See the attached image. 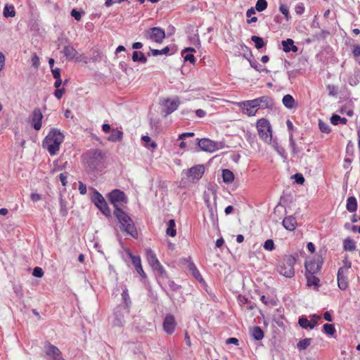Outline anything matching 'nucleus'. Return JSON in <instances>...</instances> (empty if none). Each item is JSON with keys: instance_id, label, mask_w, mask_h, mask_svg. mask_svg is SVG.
Returning a JSON list of instances; mask_svg holds the SVG:
<instances>
[{"instance_id": "obj_1", "label": "nucleus", "mask_w": 360, "mask_h": 360, "mask_svg": "<svg viewBox=\"0 0 360 360\" xmlns=\"http://www.w3.org/2000/svg\"><path fill=\"white\" fill-rule=\"evenodd\" d=\"M108 198L115 207L114 214L120 223L122 229L133 238H136L138 232L132 219L120 208V206L127 202L124 193L115 189L108 194Z\"/></svg>"}, {"instance_id": "obj_2", "label": "nucleus", "mask_w": 360, "mask_h": 360, "mask_svg": "<svg viewBox=\"0 0 360 360\" xmlns=\"http://www.w3.org/2000/svg\"><path fill=\"white\" fill-rule=\"evenodd\" d=\"M64 141L63 134L56 128H52L43 141L42 146L51 155L58 153L60 146Z\"/></svg>"}, {"instance_id": "obj_3", "label": "nucleus", "mask_w": 360, "mask_h": 360, "mask_svg": "<svg viewBox=\"0 0 360 360\" xmlns=\"http://www.w3.org/2000/svg\"><path fill=\"white\" fill-rule=\"evenodd\" d=\"M85 160L89 171L93 172L101 169L104 155L100 150H91L85 155Z\"/></svg>"}, {"instance_id": "obj_4", "label": "nucleus", "mask_w": 360, "mask_h": 360, "mask_svg": "<svg viewBox=\"0 0 360 360\" xmlns=\"http://www.w3.org/2000/svg\"><path fill=\"white\" fill-rule=\"evenodd\" d=\"M296 258L292 255H285L277 266L279 274L286 278H292L295 276L294 265Z\"/></svg>"}, {"instance_id": "obj_5", "label": "nucleus", "mask_w": 360, "mask_h": 360, "mask_svg": "<svg viewBox=\"0 0 360 360\" xmlns=\"http://www.w3.org/2000/svg\"><path fill=\"white\" fill-rule=\"evenodd\" d=\"M257 129L259 136L267 143H271L272 131L271 127L268 120L265 118L259 119L257 122Z\"/></svg>"}, {"instance_id": "obj_6", "label": "nucleus", "mask_w": 360, "mask_h": 360, "mask_svg": "<svg viewBox=\"0 0 360 360\" xmlns=\"http://www.w3.org/2000/svg\"><path fill=\"white\" fill-rule=\"evenodd\" d=\"M91 201L104 215L106 217L110 216L111 212L105 200L103 195L95 189L93 191Z\"/></svg>"}, {"instance_id": "obj_7", "label": "nucleus", "mask_w": 360, "mask_h": 360, "mask_svg": "<svg viewBox=\"0 0 360 360\" xmlns=\"http://www.w3.org/2000/svg\"><path fill=\"white\" fill-rule=\"evenodd\" d=\"M197 143L202 150L209 153H213L224 148L222 142H216L209 139H197Z\"/></svg>"}, {"instance_id": "obj_8", "label": "nucleus", "mask_w": 360, "mask_h": 360, "mask_svg": "<svg viewBox=\"0 0 360 360\" xmlns=\"http://www.w3.org/2000/svg\"><path fill=\"white\" fill-rule=\"evenodd\" d=\"M146 257L149 264L154 270L157 271L161 276L166 274L163 266L160 264L155 252L151 249L146 250Z\"/></svg>"}, {"instance_id": "obj_9", "label": "nucleus", "mask_w": 360, "mask_h": 360, "mask_svg": "<svg viewBox=\"0 0 360 360\" xmlns=\"http://www.w3.org/2000/svg\"><path fill=\"white\" fill-rule=\"evenodd\" d=\"M350 267L351 263H348L338 269L337 275L338 284L341 290H345L348 286L347 273Z\"/></svg>"}, {"instance_id": "obj_10", "label": "nucleus", "mask_w": 360, "mask_h": 360, "mask_svg": "<svg viewBox=\"0 0 360 360\" xmlns=\"http://www.w3.org/2000/svg\"><path fill=\"white\" fill-rule=\"evenodd\" d=\"M179 101L178 98L171 100L169 98L165 99L162 102V115L167 117L175 111L179 105Z\"/></svg>"}, {"instance_id": "obj_11", "label": "nucleus", "mask_w": 360, "mask_h": 360, "mask_svg": "<svg viewBox=\"0 0 360 360\" xmlns=\"http://www.w3.org/2000/svg\"><path fill=\"white\" fill-rule=\"evenodd\" d=\"M45 353L50 360H63L59 349L50 343L45 346Z\"/></svg>"}, {"instance_id": "obj_12", "label": "nucleus", "mask_w": 360, "mask_h": 360, "mask_svg": "<svg viewBox=\"0 0 360 360\" xmlns=\"http://www.w3.org/2000/svg\"><path fill=\"white\" fill-rule=\"evenodd\" d=\"M147 34L151 40L157 43H161L163 39L165 37V30L160 27H157L151 28L148 32Z\"/></svg>"}, {"instance_id": "obj_13", "label": "nucleus", "mask_w": 360, "mask_h": 360, "mask_svg": "<svg viewBox=\"0 0 360 360\" xmlns=\"http://www.w3.org/2000/svg\"><path fill=\"white\" fill-rule=\"evenodd\" d=\"M30 119L33 128L35 130H39L41 127V121L43 119V115L39 108H34L32 111Z\"/></svg>"}, {"instance_id": "obj_14", "label": "nucleus", "mask_w": 360, "mask_h": 360, "mask_svg": "<svg viewBox=\"0 0 360 360\" xmlns=\"http://www.w3.org/2000/svg\"><path fill=\"white\" fill-rule=\"evenodd\" d=\"M305 274H317L321 269L322 262L318 260L306 261L305 264Z\"/></svg>"}, {"instance_id": "obj_15", "label": "nucleus", "mask_w": 360, "mask_h": 360, "mask_svg": "<svg viewBox=\"0 0 360 360\" xmlns=\"http://www.w3.org/2000/svg\"><path fill=\"white\" fill-rule=\"evenodd\" d=\"M127 253H128L129 257L131 259L132 264L134 266V268H135L136 271H137V273L142 278H146V274H145V272L142 268L141 257L139 256L133 255L132 253L130 252L129 251Z\"/></svg>"}, {"instance_id": "obj_16", "label": "nucleus", "mask_w": 360, "mask_h": 360, "mask_svg": "<svg viewBox=\"0 0 360 360\" xmlns=\"http://www.w3.org/2000/svg\"><path fill=\"white\" fill-rule=\"evenodd\" d=\"M205 172V168L203 165H196L191 167L188 171V176L192 177L193 179H200Z\"/></svg>"}, {"instance_id": "obj_17", "label": "nucleus", "mask_w": 360, "mask_h": 360, "mask_svg": "<svg viewBox=\"0 0 360 360\" xmlns=\"http://www.w3.org/2000/svg\"><path fill=\"white\" fill-rule=\"evenodd\" d=\"M176 325L174 316H165L163 322V328L167 333L172 334L175 330Z\"/></svg>"}, {"instance_id": "obj_18", "label": "nucleus", "mask_w": 360, "mask_h": 360, "mask_svg": "<svg viewBox=\"0 0 360 360\" xmlns=\"http://www.w3.org/2000/svg\"><path fill=\"white\" fill-rule=\"evenodd\" d=\"M259 108L266 109L272 108L274 107L273 99L268 96H263L258 98Z\"/></svg>"}, {"instance_id": "obj_19", "label": "nucleus", "mask_w": 360, "mask_h": 360, "mask_svg": "<svg viewBox=\"0 0 360 360\" xmlns=\"http://www.w3.org/2000/svg\"><path fill=\"white\" fill-rule=\"evenodd\" d=\"M259 300L265 306L268 307L276 306L277 304V300L275 296L262 295L259 296Z\"/></svg>"}, {"instance_id": "obj_20", "label": "nucleus", "mask_w": 360, "mask_h": 360, "mask_svg": "<svg viewBox=\"0 0 360 360\" xmlns=\"http://www.w3.org/2000/svg\"><path fill=\"white\" fill-rule=\"evenodd\" d=\"M283 226L288 231H293L297 226L296 219L292 216H288L283 220Z\"/></svg>"}, {"instance_id": "obj_21", "label": "nucleus", "mask_w": 360, "mask_h": 360, "mask_svg": "<svg viewBox=\"0 0 360 360\" xmlns=\"http://www.w3.org/2000/svg\"><path fill=\"white\" fill-rule=\"evenodd\" d=\"M307 278V285L309 287H314V289L318 290L319 287V278L316 276V274H305Z\"/></svg>"}, {"instance_id": "obj_22", "label": "nucleus", "mask_w": 360, "mask_h": 360, "mask_svg": "<svg viewBox=\"0 0 360 360\" xmlns=\"http://www.w3.org/2000/svg\"><path fill=\"white\" fill-rule=\"evenodd\" d=\"M282 45L283 51L286 53L290 51L295 53L298 50V48L294 45V41L291 39L282 41Z\"/></svg>"}, {"instance_id": "obj_23", "label": "nucleus", "mask_w": 360, "mask_h": 360, "mask_svg": "<svg viewBox=\"0 0 360 360\" xmlns=\"http://www.w3.org/2000/svg\"><path fill=\"white\" fill-rule=\"evenodd\" d=\"M62 52L66 58L69 60L73 59L77 54V51L71 46H64Z\"/></svg>"}, {"instance_id": "obj_24", "label": "nucleus", "mask_w": 360, "mask_h": 360, "mask_svg": "<svg viewBox=\"0 0 360 360\" xmlns=\"http://www.w3.org/2000/svg\"><path fill=\"white\" fill-rule=\"evenodd\" d=\"M123 132L118 129H112V134L108 136V140L111 142H117L122 139Z\"/></svg>"}, {"instance_id": "obj_25", "label": "nucleus", "mask_w": 360, "mask_h": 360, "mask_svg": "<svg viewBox=\"0 0 360 360\" xmlns=\"http://www.w3.org/2000/svg\"><path fill=\"white\" fill-rule=\"evenodd\" d=\"M240 107L243 112L249 116L255 115L257 112V109L252 108V105L247 101L242 103Z\"/></svg>"}, {"instance_id": "obj_26", "label": "nucleus", "mask_w": 360, "mask_h": 360, "mask_svg": "<svg viewBox=\"0 0 360 360\" xmlns=\"http://www.w3.org/2000/svg\"><path fill=\"white\" fill-rule=\"evenodd\" d=\"M282 102L284 106L288 109L293 108L295 103L294 98L290 94L285 95L283 98Z\"/></svg>"}, {"instance_id": "obj_27", "label": "nucleus", "mask_w": 360, "mask_h": 360, "mask_svg": "<svg viewBox=\"0 0 360 360\" xmlns=\"http://www.w3.org/2000/svg\"><path fill=\"white\" fill-rule=\"evenodd\" d=\"M222 179L224 182L230 184L234 180V174L231 170L224 169L222 170Z\"/></svg>"}, {"instance_id": "obj_28", "label": "nucleus", "mask_w": 360, "mask_h": 360, "mask_svg": "<svg viewBox=\"0 0 360 360\" xmlns=\"http://www.w3.org/2000/svg\"><path fill=\"white\" fill-rule=\"evenodd\" d=\"M346 207L347 210L350 212H353L356 210L357 202L354 197L351 196L347 198Z\"/></svg>"}, {"instance_id": "obj_29", "label": "nucleus", "mask_w": 360, "mask_h": 360, "mask_svg": "<svg viewBox=\"0 0 360 360\" xmlns=\"http://www.w3.org/2000/svg\"><path fill=\"white\" fill-rule=\"evenodd\" d=\"M132 60L134 62H140L146 63L147 62V58L141 51H134L132 53Z\"/></svg>"}, {"instance_id": "obj_30", "label": "nucleus", "mask_w": 360, "mask_h": 360, "mask_svg": "<svg viewBox=\"0 0 360 360\" xmlns=\"http://www.w3.org/2000/svg\"><path fill=\"white\" fill-rule=\"evenodd\" d=\"M251 334L256 340H261L264 338V332L259 326H255L251 330Z\"/></svg>"}, {"instance_id": "obj_31", "label": "nucleus", "mask_w": 360, "mask_h": 360, "mask_svg": "<svg viewBox=\"0 0 360 360\" xmlns=\"http://www.w3.org/2000/svg\"><path fill=\"white\" fill-rule=\"evenodd\" d=\"M330 122L334 125L338 124H345L347 122V120L345 117H341L338 115L333 114L330 117Z\"/></svg>"}, {"instance_id": "obj_32", "label": "nucleus", "mask_w": 360, "mask_h": 360, "mask_svg": "<svg viewBox=\"0 0 360 360\" xmlns=\"http://www.w3.org/2000/svg\"><path fill=\"white\" fill-rule=\"evenodd\" d=\"M360 81V70H355L354 75L349 78V84L352 86H355L359 84Z\"/></svg>"}, {"instance_id": "obj_33", "label": "nucleus", "mask_w": 360, "mask_h": 360, "mask_svg": "<svg viewBox=\"0 0 360 360\" xmlns=\"http://www.w3.org/2000/svg\"><path fill=\"white\" fill-rule=\"evenodd\" d=\"M4 16L6 18L14 17L15 15V11L13 5L6 4L3 11Z\"/></svg>"}, {"instance_id": "obj_34", "label": "nucleus", "mask_w": 360, "mask_h": 360, "mask_svg": "<svg viewBox=\"0 0 360 360\" xmlns=\"http://www.w3.org/2000/svg\"><path fill=\"white\" fill-rule=\"evenodd\" d=\"M174 227H175L174 220V219L169 220L168 227L166 230V233L171 237L175 236L176 231V229H174Z\"/></svg>"}, {"instance_id": "obj_35", "label": "nucleus", "mask_w": 360, "mask_h": 360, "mask_svg": "<svg viewBox=\"0 0 360 360\" xmlns=\"http://www.w3.org/2000/svg\"><path fill=\"white\" fill-rule=\"evenodd\" d=\"M273 148L275 149V150L283 158H286V153L285 149L281 146L277 141H271V143H270Z\"/></svg>"}, {"instance_id": "obj_36", "label": "nucleus", "mask_w": 360, "mask_h": 360, "mask_svg": "<svg viewBox=\"0 0 360 360\" xmlns=\"http://www.w3.org/2000/svg\"><path fill=\"white\" fill-rule=\"evenodd\" d=\"M311 338H305L299 341L297 345V348L300 350H304L307 349L311 344Z\"/></svg>"}, {"instance_id": "obj_37", "label": "nucleus", "mask_w": 360, "mask_h": 360, "mask_svg": "<svg viewBox=\"0 0 360 360\" xmlns=\"http://www.w3.org/2000/svg\"><path fill=\"white\" fill-rule=\"evenodd\" d=\"M251 40L255 43L256 49H260L264 46V40L262 37L258 36H252Z\"/></svg>"}, {"instance_id": "obj_38", "label": "nucleus", "mask_w": 360, "mask_h": 360, "mask_svg": "<svg viewBox=\"0 0 360 360\" xmlns=\"http://www.w3.org/2000/svg\"><path fill=\"white\" fill-rule=\"evenodd\" d=\"M298 322L300 326L304 328H309L310 329H312L314 327V323H311V321L303 317L300 318Z\"/></svg>"}, {"instance_id": "obj_39", "label": "nucleus", "mask_w": 360, "mask_h": 360, "mask_svg": "<svg viewBox=\"0 0 360 360\" xmlns=\"http://www.w3.org/2000/svg\"><path fill=\"white\" fill-rule=\"evenodd\" d=\"M355 243L352 239L347 238L344 240V248L345 250L353 251L355 250Z\"/></svg>"}, {"instance_id": "obj_40", "label": "nucleus", "mask_w": 360, "mask_h": 360, "mask_svg": "<svg viewBox=\"0 0 360 360\" xmlns=\"http://www.w3.org/2000/svg\"><path fill=\"white\" fill-rule=\"evenodd\" d=\"M169 51V48L168 46H166L165 48L158 50V49H150V53H148V56H150L152 54L154 56H158V55H163L167 54Z\"/></svg>"}, {"instance_id": "obj_41", "label": "nucleus", "mask_w": 360, "mask_h": 360, "mask_svg": "<svg viewBox=\"0 0 360 360\" xmlns=\"http://www.w3.org/2000/svg\"><path fill=\"white\" fill-rule=\"evenodd\" d=\"M319 129L323 133L329 134L331 131L330 125L328 123L324 122L323 121H322L321 120H319Z\"/></svg>"}, {"instance_id": "obj_42", "label": "nucleus", "mask_w": 360, "mask_h": 360, "mask_svg": "<svg viewBox=\"0 0 360 360\" xmlns=\"http://www.w3.org/2000/svg\"><path fill=\"white\" fill-rule=\"evenodd\" d=\"M267 5L268 4L266 0H257L255 9L259 12H262L266 8Z\"/></svg>"}, {"instance_id": "obj_43", "label": "nucleus", "mask_w": 360, "mask_h": 360, "mask_svg": "<svg viewBox=\"0 0 360 360\" xmlns=\"http://www.w3.org/2000/svg\"><path fill=\"white\" fill-rule=\"evenodd\" d=\"M60 213L63 217L68 214L67 202L62 198L60 199Z\"/></svg>"}, {"instance_id": "obj_44", "label": "nucleus", "mask_w": 360, "mask_h": 360, "mask_svg": "<svg viewBox=\"0 0 360 360\" xmlns=\"http://www.w3.org/2000/svg\"><path fill=\"white\" fill-rule=\"evenodd\" d=\"M122 297L125 307L127 308L131 304L130 297L127 289H124L122 293Z\"/></svg>"}, {"instance_id": "obj_45", "label": "nucleus", "mask_w": 360, "mask_h": 360, "mask_svg": "<svg viewBox=\"0 0 360 360\" xmlns=\"http://www.w3.org/2000/svg\"><path fill=\"white\" fill-rule=\"evenodd\" d=\"M324 333L327 335H333L335 333V326L333 324L326 323L323 325Z\"/></svg>"}, {"instance_id": "obj_46", "label": "nucleus", "mask_w": 360, "mask_h": 360, "mask_svg": "<svg viewBox=\"0 0 360 360\" xmlns=\"http://www.w3.org/2000/svg\"><path fill=\"white\" fill-rule=\"evenodd\" d=\"M141 139L145 142L146 147H150L152 148H157V144L154 141H151L150 138L148 136H142Z\"/></svg>"}, {"instance_id": "obj_47", "label": "nucleus", "mask_w": 360, "mask_h": 360, "mask_svg": "<svg viewBox=\"0 0 360 360\" xmlns=\"http://www.w3.org/2000/svg\"><path fill=\"white\" fill-rule=\"evenodd\" d=\"M189 269L192 271L193 276L198 280H202L201 275L193 264L189 265Z\"/></svg>"}, {"instance_id": "obj_48", "label": "nucleus", "mask_w": 360, "mask_h": 360, "mask_svg": "<svg viewBox=\"0 0 360 360\" xmlns=\"http://www.w3.org/2000/svg\"><path fill=\"white\" fill-rule=\"evenodd\" d=\"M354 145L352 141H349L346 147V154L349 156L354 155Z\"/></svg>"}, {"instance_id": "obj_49", "label": "nucleus", "mask_w": 360, "mask_h": 360, "mask_svg": "<svg viewBox=\"0 0 360 360\" xmlns=\"http://www.w3.org/2000/svg\"><path fill=\"white\" fill-rule=\"evenodd\" d=\"M264 248L269 251H272L275 249V245L274 240L271 239H268L264 242Z\"/></svg>"}, {"instance_id": "obj_50", "label": "nucleus", "mask_w": 360, "mask_h": 360, "mask_svg": "<svg viewBox=\"0 0 360 360\" xmlns=\"http://www.w3.org/2000/svg\"><path fill=\"white\" fill-rule=\"evenodd\" d=\"M327 90L330 96H335L338 94V87L333 84L327 85Z\"/></svg>"}, {"instance_id": "obj_51", "label": "nucleus", "mask_w": 360, "mask_h": 360, "mask_svg": "<svg viewBox=\"0 0 360 360\" xmlns=\"http://www.w3.org/2000/svg\"><path fill=\"white\" fill-rule=\"evenodd\" d=\"M279 11L285 15L287 20L290 18V13L287 6L281 4L279 6Z\"/></svg>"}, {"instance_id": "obj_52", "label": "nucleus", "mask_w": 360, "mask_h": 360, "mask_svg": "<svg viewBox=\"0 0 360 360\" xmlns=\"http://www.w3.org/2000/svg\"><path fill=\"white\" fill-rule=\"evenodd\" d=\"M168 285L169 287L170 288V289L173 291H175V292H178L181 289V285L176 284L174 281H170L169 280L168 281Z\"/></svg>"}, {"instance_id": "obj_53", "label": "nucleus", "mask_w": 360, "mask_h": 360, "mask_svg": "<svg viewBox=\"0 0 360 360\" xmlns=\"http://www.w3.org/2000/svg\"><path fill=\"white\" fill-rule=\"evenodd\" d=\"M32 274L37 278H41L44 275V272L41 268L37 266L33 269Z\"/></svg>"}, {"instance_id": "obj_54", "label": "nucleus", "mask_w": 360, "mask_h": 360, "mask_svg": "<svg viewBox=\"0 0 360 360\" xmlns=\"http://www.w3.org/2000/svg\"><path fill=\"white\" fill-rule=\"evenodd\" d=\"M295 13L297 15H302L304 11V6L302 3H298L295 8Z\"/></svg>"}, {"instance_id": "obj_55", "label": "nucleus", "mask_w": 360, "mask_h": 360, "mask_svg": "<svg viewBox=\"0 0 360 360\" xmlns=\"http://www.w3.org/2000/svg\"><path fill=\"white\" fill-rule=\"evenodd\" d=\"M293 177L295 179V182L299 184H302L304 181V178L302 174H299V173L295 174L293 176Z\"/></svg>"}, {"instance_id": "obj_56", "label": "nucleus", "mask_w": 360, "mask_h": 360, "mask_svg": "<svg viewBox=\"0 0 360 360\" xmlns=\"http://www.w3.org/2000/svg\"><path fill=\"white\" fill-rule=\"evenodd\" d=\"M32 60V65L35 68H38L39 66V57L36 54H34L32 56V60Z\"/></svg>"}, {"instance_id": "obj_57", "label": "nucleus", "mask_w": 360, "mask_h": 360, "mask_svg": "<svg viewBox=\"0 0 360 360\" xmlns=\"http://www.w3.org/2000/svg\"><path fill=\"white\" fill-rule=\"evenodd\" d=\"M51 70V72H52V75H53V77L54 79H59L60 78V68H52Z\"/></svg>"}, {"instance_id": "obj_58", "label": "nucleus", "mask_w": 360, "mask_h": 360, "mask_svg": "<svg viewBox=\"0 0 360 360\" xmlns=\"http://www.w3.org/2000/svg\"><path fill=\"white\" fill-rule=\"evenodd\" d=\"M79 188V193L82 195H84L86 193V186L83 182L79 181V188Z\"/></svg>"}, {"instance_id": "obj_59", "label": "nucleus", "mask_w": 360, "mask_h": 360, "mask_svg": "<svg viewBox=\"0 0 360 360\" xmlns=\"http://www.w3.org/2000/svg\"><path fill=\"white\" fill-rule=\"evenodd\" d=\"M65 92V89H56V90L54 91V96L58 98V99H60L61 97L63 96V94H64Z\"/></svg>"}, {"instance_id": "obj_60", "label": "nucleus", "mask_w": 360, "mask_h": 360, "mask_svg": "<svg viewBox=\"0 0 360 360\" xmlns=\"http://www.w3.org/2000/svg\"><path fill=\"white\" fill-rule=\"evenodd\" d=\"M71 15L72 17H74V18L76 20H79L81 19V13L80 12L76 11L75 9H72V11H71Z\"/></svg>"}, {"instance_id": "obj_61", "label": "nucleus", "mask_w": 360, "mask_h": 360, "mask_svg": "<svg viewBox=\"0 0 360 360\" xmlns=\"http://www.w3.org/2000/svg\"><path fill=\"white\" fill-rule=\"evenodd\" d=\"M226 343L227 345L233 344L235 345H238L239 340L236 338H229L226 339Z\"/></svg>"}, {"instance_id": "obj_62", "label": "nucleus", "mask_w": 360, "mask_h": 360, "mask_svg": "<svg viewBox=\"0 0 360 360\" xmlns=\"http://www.w3.org/2000/svg\"><path fill=\"white\" fill-rule=\"evenodd\" d=\"M352 53L355 58L359 56H360V45H359V44L354 45Z\"/></svg>"}, {"instance_id": "obj_63", "label": "nucleus", "mask_w": 360, "mask_h": 360, "mask_svg": "<svg viewBox=\"0 0 360 360\" xmlns=\"http://www.w3.org/2000/svg\"><path fill=\"white\" fill-rule=\"evenodd\" d=\"M247 102H248L249 104L252 105V108H259L258 98L253 100L247 101Z\"/></svg>"}, {"instance_id": "obj_64", "label": "nucleus", "mask_w": 360, "mask_h": 360, "mask_svg": "<svg viewBox=\"0 0 360 360\" xmlns=\"http://www.w3.org/2000/svg\"><path fill=\"white\" fill-rule=\"evenodd\" d=\"M184 60L185 61H189L190 63H195V57L193 54L191 53H187L185 56H184Z\"/></svg>"}]
</instances>
